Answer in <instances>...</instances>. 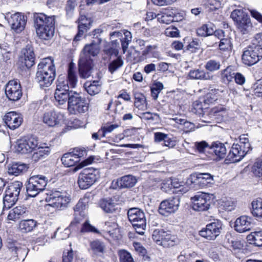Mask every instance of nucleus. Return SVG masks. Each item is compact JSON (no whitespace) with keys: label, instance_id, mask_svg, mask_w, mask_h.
Returning <instances> with one entry per match:
<instances>
[{"label":"nucleus","instance_id":"1","mask_svg":"<svg viewBox=\"0 0 262 262\" xmlns=\"http://www.w3.org/2000/svg\"><path fill=\"white\" fill-rule=\"evenodd\" d=\"M101 41L100 38H98L97 41H93L91 44L85 45L81 52L78 67L79 75L82 78H87L90 76L92 68V57L98 54L99 44Z\"/></svg>","mask_w":262,"mask_h":262},{"label":"nucleus","instance_id":"2","mask_svg":"<svg viewBox=\"0 0 262 262\" xmlns=\"http://www.w3.org/2000/svg\"><path fill=\"white\" fill-rule=\"evenodd\" d=\"M56 77V69L51 58L43 59L38 64L35 80L41 88L49 87Z\"/></svg>","mask_w":262,"mask_h":262},{"label":"nucleus","instance_id":"3","mask_svg":"<svg viewBox=\"0 0 262 262\" xmlns=\"http://www.w3.org/2000/svg\"><path fill=\"white\" fill-rule=\"evenodd\" d=\"M23 183L19 181H15L9 184L7 187L5 194L3 198V207L2 214L5 210H8L12 207L17 201Z\"/></svg>","mask_w":262,"mask_h":262},{"label":"nucleus","instance_id":"4","mask_svg":"<svg viewBox=\"0 0 262 262\" xmlns=\"http://www.w3.org/2000/svg\"><path fill=\"white\" fill-rule=\"evenodd\" d=\"M68 101V110L70 113L78 115L86 113L89 110V103L85 98L75 91L72 92Z\"/></svg>","mask_w":262,"mask_h":262},{"label":"nucleus","instance_id":"5","mask_svg":"<svg viewBox=\"0 0 262 262\" xmlns=\"http://www.w3.org/2000/svg\"><path fill=\"white\" fill-rule=\"evenodd\" d=\"M127 216L136 232L143 235L146 227V219L143 211L138 208H132L128 210Z\"/></svg>","mask_w":262,"mask_h":262},{"label":"nucleus","instance_id":"6","mask_svg":"<svg viewBox=\"0 0 262 262\" xmlns=\"http://www.w3.org/2000/svg\"><path fill=\"white\" fill-rule=\"evenodd\" d=\"M48 183L47 178L42 175L31 177L26 185L27 193L29 196L35 197L43 191Z\"/></svg>","mask_w":262,"mask_h":262},{"label":"nucleus","instance_id":"7","mask_svg":"<svg viewBox=\"0 0 262 262\" xmlns=\"http://www.w3.org/2000/svg\"><path fill=\"white\" fill-rule=\"evenodd\" d=\"M99 178V171L97 169L93 168L83 169L79 174V187L81 189H86L92 186Z\"/></svg>","mask_w":262,"mask_h":262},{"label":"nucleus","instance_id":"8","mask_svg":"<svg viewBox=\"0 0 262 262\" xmlns=\"http://www.w3.org/2000/svg\"><path fill=\"white\" fill-rule=\"evenodd\" d=\"M262 58V47L250 45L244 51L242 55L243 62L251 66L260 60Z\"/></svg>","mask_w":262,"mask_h":262},{"label":"nucleus","instance_id":"9","mask_svg":"<svg viewBox=\"0 0 262 262\" xmlns=\"http://www.w3.org/2000/svg\"><path fill=\"white\" fill-rule=\"evenodd\" d=\"M70 200V195L67 193L57 191L48 195L46 198V201L50 203L49 205L59 210L67 207Z\"/></svg>","mask_w":262,"mask_h":262},{"label":"nucleus","instance_id":"10","mask_svg":"<svg viewBox=\"0 0 262 262\" xmlns=\"http://www.w3.org/2000/svg\"><path fill=\"white\" fill-rule=\"evenodd\" d=\"M72 91H69V85L62 78L58 79L54 94L55 100L59 104L65 103L70 98Z\"/></svg>","mask_w":262,"mask_h":262},{"label":"nucleus","instance_id":"11","mask_svg":"<svg viewBox=\"0 0 262 262\" xmlns=\"http://www.w3.org/2000/svg\"><path fill=\"white\" fill-rule=\"evenodd\" d=\"M38 140L34 137H27L18 140L15 146L17 152L26 154L31 152L37 147Z\"/></svg>","mask_w":262,"mask_h":262},{"label":"nucleus","instance_id":"12","mask_svg":"<svg viewBox=\"0 0 262 262\" xmlns=\"http://www.w3.org/2000/svg\"><path fill=\"white\" fill-rule=\"evenodd\" d=\"M180 199L178 196L162 201L159 207V212L164 216H168L175 212L179 208Z\"/></svg>","mask_w":262,"mask_h":262},{"label":"nucleus","instance_id":"13","mask_svg":"<svg viewBox=\"0 0 262 262\" xmlns=\"http://www.w3.org/2000/svg\"><path fill=\"white\" fill-rule=\"evenodd\" d=\"M222 223L216 221L206 225V228L200 231V235L208 239L214 240L221 233Z\"/></svg>","mask_w":262,"mask_h":262},{"label":"nucleus","instance_id":"14","mask_svg":"<svg viewBox=\"0 0 262 262\" xmlns=\"http://www.w3.org/2000/svg\"><path fill=\"white\" fill-rule=\"evenodd\" d=\"M192 208L198 211H203L209 209L210 205L211 196L205 193H199L192 197Z\"/></svg>","mask_w":262,"mask_h":262},{"label":"nucleus","instance_id":"15","mask_svg":"<svg viewBox=\"0 0 262 262\" xmlns=\"http://www.w3.org/2000/svg\"><path fill=\"white\" fill-rule=\"evenodd\" d=\"M86 155V150L79 148H75L72 152L64 154L61 160L62 164L66 167L74 166L80 161V158Z\"/></svg>","mask_w":262,"mask_h":262},{"label":"nucleus","instance_id":"16","mask_svg":"<svg viewBox=\"0 0 262 262\" xmlns=\"http://www.w3.org/2000/svg\"><path fill=\"white\" fill-rule=\"evenodd\" d=\"M5 18L7 20L11 28L16 33H19L24 29L26 20L24 15L21 13L17 12L11 15L7 14Z\"/></svg>","mask_w":262,"mask_h":262},{"label":"nucleus","instance_id":"17","mask_svg":"<svg viewBox=\"0 0 262 262\" xmlns=\"http://www.w3.org/2000/svg\"><path fill=\"white\" fill-rule=\"evenodd\" d=\"M5 93L10 100L13 101L18 100L22 96L20 83L16 80L9 81L6 86Z\"/></svg>","mask_w":262,"mask_h":262},{"label":"nucleus","instance_id":"18","mask_svg":"<svg viewBox=\"0 0 262 262\" xmlns=\"http://www.w3.org/2000/svg\"><path fill=\"white\" fill-rule=\"evenodd\" d=\"M252 217L247 215H242L236 220L234 229L239 233L250 231L254 225Z\"/></svg>","mask_w":262,"mask_h":262},{"label":"nucleus","instance_id":"19","mask_svg":"<svg viewBox=\"0 0 262 262\" xmlns=\"http://www.w3.org/2000/svg\"><path fill=\"white\" fill-rule=\"evenodd\" d=\"M62 119V115L54 111L45 112L42 116L43 123L49 127H54L60 123Z\"/></svg>","mask_w":262,"mask_h":262},{"label":"nucleus","instance_id":"20","mask_svg":"<svg viewBox=\"0 0 262 262\" xmlns=\"http://www.w3.org/2000/svg\"><path fill=\"white\" fill-rule=\"evenodd\" d=\"M35 28L55 25V16H48L44 13H35L34 15Z\"/></svg>","mask_w":262,"mask_h":262},{"label":"nucleus","instance_id":"21","mask_svg":"<svg viewBox=\"0 0 262 262\" xmlns=\"http://www.w3.org/2000/svg\"><path fill=\"white\" fill-rule=\"evenodd\" d=\"M23 55L19 57V62L21 63L22 67H26L29 69L35 63V56L33 49L26 48L22 51Z\"/></svg>","mask_w":262,"mask_h":262},{"label":"nucleus","instance_id":"22","mask_svg":"<svg viewBox=\"0 0 262 262\" xmlns=\"http://www.w3.org/2000/svg\"><path fill=\"white\" fill-rule=\"evenodd\" d=\"M3 120L10 129H15L21 124L23 118L19 114L14 112H10L4 116Z\"/></svg>","mask_w":262,"mask_h":262},{"label":"nucleus","instance_id":"23","mask_svg":"<svg viewBox=\"0 0 262 262\" xmlns=\"http://www.w3.org/2000/svg\"><path fill=\"white\" fill-rule=\"evenodd\" d=\"M245 156V152L244 150H242L241 146L233 144L228 155L227 160L231 163H235L241 160Z\"/></svg>","mask_w":262,"mask_h":262},{"label":"nucleus","instance_id":"24","mask_svg":"<svg viewBox=\"0 0 262 262\" xmlns=\"http://www.w3.org/2000/svg\"><path fill=\"white\" fill-rule=\"evenodd\" d=\"M101 208L106 213H113L118 209V205L112 198H107L101 199L99 202Z\"/></svg>","mask_w":262,"mask_h":262},{"label":"nucleus","instance_id":"25","mask_svg":"<svg viewBox=\"0 0 262 262\" xmlns=\"http://www.w3.org/2000/svg\"><path fill=\"white\" fill-rule=\"evenodd\" d=\"M36 34L38 37L42 40L51 39L54 34V26L40 27L35 28Z\"/></svg>","mask_w":262,"mask_h":262},{"label":"nucleus","instance_id":"26","mask_svg":"<svg viewBox=\"0 0 262 262\" xmlns=\"http://www.w3.org/2000/svg\"><path fill=\"white\" fill-rule=\"evenodd\" d=\"M27 208L23 206H16L11 209L7 216L9 221H16L21 217H25L27 214Z\"/></svg>","mask_w":262,"mask_h":262},{"label":"nucleus","instance_id":"27","mask_svg":"<svg viewBox=\"0 0 262 262\" xmlns=\"http://www.w3.org/2000/svg\"><path fill=\"white\" fill-rule=\"evenodd\" d=\"M188 76L191 79L208 80H212L213 76L204 70L194 69L189 71Z\"/></svg>","mask_w":262,"mask_h":262},{"label":"nucleus","instance_id":"28","mask_svg":"<svg viewBox=\"0 0 262 262\" xmlns=\"http://www.w3.org/2000/svg\"><path fill=\"white\" fill-rule=\"evenodd\" d=\"M236 25L237 29L243 34L248 33L253 27L251 19L248 15L245 16Z\"/></svg>","mask_w":262,"mask_h":262},{"label":"nucleus","instance_id":"29","mask_svg":"<svg viewBox=\"0 0 262 262\" xmlns=\"http://www.w3.org/2000/svg\"><path fill=\"white\" fill-rule=\"evenodd\" d=\"M33 154L32 156V160L35 162L45 159L50 154V149L49 147H39L35 148Z\"/></svg>","mask_w":262,"mask_h":262},{"label":"nucleus","instance_id":"30","mask_svg":"<svg viewBox=\"0 0 262 262\" xmlns=\"http://www.w3.org/2000/svg\"><path fill=\"white\" fill-rule=\"evenodd\" d=\"M210 149L211 152H213L219 159L224 158L227 153V149L224 144L219 142L213 143Z\"/></svg>","mask_w":262,"mask_h":262},{"label":"nucleus","instance_id":"31","mask_svg":"<svg viewBox=\"0 0 262 262\" xmlns=\"http://www.w3.org/2000/svg\"><path fill=\"white\" fill-rule=\"evenodd\" d=\"M84 87L90 95L98 94L101 90V84L99 81H87L84 84Z\"/></svg>","mask_w":262,"mask_h":262},{"label":"nucleus","instance_id":"32","mask_svg":"<svg viewBox=\"0 0 262 262\" xmlns=\"http://www.w3.org/2000/svg\"><path fill=\"white\" fill-rule=\"evenodd\" d=\"M105 226L106 228L105 230L111 237L113 239L118 238L119 229L115 218L111 222L110 221L105 222Z\"/></svg>","mask_w":262,"mask_h":262},{"label":"nucleus","instance_id":"33","mask_svg":"<svg viewBox=\"0 0 262 262\" xmlns=\"http://www.w3.org/2000/svg\"><path fill=\"white\" fill-rule=\"evenodd\" d=\"M28 168L25 164L15 163L8 167V172L9 174L16 176L27 171Z\"/></svg>","mask_w":262,"mask_h":262},{"label":"nucleus","instance_id":"34","mask_svg":"<svg viewBox=\"0 0 262 262\" xmlns=\"http://www.w3.org/2000/svg\"><path fill=\"white\" fill-rule=\"evenodd\" d=\"M136 179L131 175H127L118 180L117 183L119 187L121 188H128L133 187L136 183Z\"/></svg>","mask_w":262,"mask_h":262},{"label":"nucleus","instance_id":"35","mask_svg":"<svg viewBox=\"0 0 262 262\" xmlns=\"http://www.w3.org/2000/svg\"><path fill=\"white\" fill-rule=\"evenodd\" d=\"M213 176L209 173H199L196 176V183L201 187L207 186L209 184L212 183Z\"/></svg>","mask_w":262,"mask_h":262},{"label":"nucleus","instance_id":"36","mask_svg":"<svg viewBox=\"0 0 262 262\" xmlns=\"http://www.w3.org/2000/svg\"><path fill=\"white\" fill-rule=\"evenodd\" d=\"M219 205L222 209L231 211L234 209L236 206V201L230 198H224L220 201Z\"/></svg>","mask_w":262,"mask_h":262},{"label":"nucleus","instance_id":"37","mask_svg":"<svg viewBox=\"0 0 262 262\" xmlns=\"http://www.w3.org/2000/svg\"><path fill=\"white\" fill-rule=\"evenodd\" d=\"M135 96V106L140 110H145L147 108V104L145 96L141 93H136Z\"/></svg>","mask_w":262,"mask_h":262},{"label":"nucleus","instance_id":"38","mask_svg":"<svg viewBox=\"0 0 262 262\" xmlns=\"http://www.w3.org/2000/svg\"><path fill=\"white\" fill-rule=\"evenodd\" d=\"M251 213L254 216L262 218V199L254 200L251 203Z\"/></svg>","mask_w":262,"mask_h":262},{"label":"nucleus","instance_id":"39","mask_svg":"<svg viewBox=\"0 0 262 262\" xmlns=\"http://www.w3.org/2000/svg\"><path fill=\"white\" fill-rule=\"evenodd\" d=\"M36 222L33 220L21 221L19 223V228L24 232L32 231L36 227Z\"/></svg>","mask_w":262,"mask_h":262},{"label":"nucleus","instance_id":"40","mask_svg":"<svg viewBox=\"0 0 262 262\" xmlns=\"http://www.w3.org/2000/svg\"><path fill=\"white\" fill-rule=\"evenodd\" d=\"M88 199L83 198L80 199L75 207L74 210L75 212L78 213L80 215H84V210L88 208Z\"/></svg>","mask_w":262,"mask_h":262},{"label":"nucleus","instance_id":"41","mask_svg":"<svg viewBox=\"0 0 262 262\" xmlns=\"http://www.w3.org/2000/svg\"><path fill=\"white\" fill-rule=\"evenodd\" d=\"M90 247L91 250L95 254L103 253L105 249V246L104 243L99 240H95L90 243Z\"/></svg>","mask_w":262,"mask_h":262},{"label":"nucleus","instance_id":"42","mask_svg":"<svg viewBox=\"0 0 262 262\" xmlns=\"http://www.w3.org/2000/svg\"><path fill=\"white\" fill-rule=\"evenodd\" d=\"M176 122L183 126L182 129L185 133H188L194 130L195 125L183 119L176 118Z\"/></svg>","mask_w":262,"mask_h":262},{"label":"nucleus","instance_id":"43","mask_svg":"<svg viewBox=\"0 0 262 262\" xmlns=\"http://www.w3.org/2000/svg\"><path fill=\"white\" fill-rule=\"evenodd\" d=\"M219 90H212L209 93H207L203 98V103L204 105L205 104H210L215 101H216L218 99V93Z\"/></svg>","mask_w":262,"mask_h":262},{"label":"nucleus","instance_id":"44","mask_svg":"<svg viewBox=\"0 0 262 262\" xmlns=\"http://www.w3.org/2000/svg\"><path fill=\"white\" fill-rule=\"evenodd\" d=\"M157 17L160 22L166 24H169L172 21H176L173 13L171 12L164 13L163 14H158Z\"/></svg>","mask_w":262,"mask_h":262},{"label":"nucleus","instance_id":"45","mask_svg":"<svg viewBox=\"0 0 262 262\" xmlns=\"http://www.w3.org/2000/svg\"><path fill=\"white\" fill-rule=\"evenodd\" d=\"M177 238L168 232L165 231L162 245L168 246H173L177 242Z\"/></svg>","mask_w":262,"mask_h":262},{"label":"nucleus","instance_id":"46","mask_svg":"<svg viewBox=\"0 0 262 262\" xmlns=\"http://www.w3.org/2000/svg\"><path fill=\"white\" fill-rule=\"evenodd\" d=\"M123 60L120 56L116 59L114 60L108 65V70L111 73H113L117 69L121 67L123 64Z\"/></svg>","mask_w":262,"mask_h":262},{"label":"nucleus","instance_id":"47","mask_svg":"<svg viewBox=\"0 0 262 262\" xmlns=\"http://www.w3.org/2000/svg\"><path fill=\"white\" fill-rule=\"evenodd\" d=\"M71 88H75L77 83V77L73 69L70 67L68 71V81H65Z\"/></svg>","mask_w":262,"mask_h":262},{"label":"nucleus","instance_id":"48","mask_svg":"<svg viewBox=\"0 0 262 262\" xmlns=\"http://www.w3.org/2000/svg\"><path fill=\"white\" fill-rule=\"evenodd\" d=\"M221 63L219 61L211 59L208 60L205 65V68L209 72H214L219 70L221 68Z\"/></svg>","mask_w":262,"mask_h":262},{"label":"nucleus","instance_id":"49","mask_svg":"<svg viewBox=\"0 0 262 262\" xmlns=\"http://www.w3.org/2000/svg\"><path fill=\"white\" fill-rule=\"evenodd\" d=\"M234 74L230 68L227 67L222 71L221 77L224 82H229L233 79Z\"/></svg>","mask_w":262,"mask_h":262},{"label":"nucleus","instance_id":"50","mask_svg":"<svg viewBox=\"0 0 262 262\" xmlns=\"http://www.w3.org/2000/svg\"><path fill=\"white\" fill-rule=\"evenodd\" d=\"M219 47L220 49L222 51L231 50L232 44L230 38L227 36L226 37L221 39L220 40Z\"/></svg>","mask_w":262,"mask_h":262},{"label":"nucleus","instance_id":"51","mask_svg":"<svg viewBox=\"0 0 262 262\" xmlns=\"http://www.w3.org/2000/svg\"><path fill=\"white\" fill-rule=\"evenodd\" d=\"M249 240L257 246H262V232H256L248 236Z\"/></svg>","mask_w":262,"mask_h":262},{"label":"nucleus","instance_id":"52","mask_svg":"<svg viewBox=\"0 0 262 262\" xmlns=\"http://www.w3.org/2000/svg\"><path fill=\"white\" fill-rule=\"evenodd\" d=\"M120 262H135L130 253L124 250L119 252Z\"/></svg>","mask_w":262,"mask_h":262},{"label":"nucleus","instance_id":"53","mask_svg":"<svg viewBox=\"0 0 262 262\" xmlns=\"http://www.w3.org/2000/svg\"><path fill=\"white\" fill-rule=\"evenodd\" d=\"M118 126L119 125L116 124L104 125L99 130V134L101 135V137H104L106 134L112 132L115 129L118 128Z\"/></svg>","mask_w":262,"mask_h":262},{"label":"nucleus","instance_id":"54","mask_svg":"<svg viewBox=\"0 0 262 262\" xmlns=\"http://www.w3.org/2000/svg\"><path fill=\"white\" fill-rule=\"evenodd\" d=\"M251 171L256 177H262V160L254 163L252 167Z\"/></svg>","mask_w":262,"mask_h":262},{"label":"nucleus","instance_id":"55","mask_svg":"<svg viewBox=\"0 0 262 262\" xmlns=\"http://www.w3.org/2000/svg\"><path fill=\"white\" fill-rule=\"evenodd\" d=\"M247 15L245 14L242 10H235L231 14V17L232 19L237 24L245 16Z\"/></svg>","mask_w":262,"mask_h":262},{"label":"nucleus","instance_id":"56","mask_svg":"<svg viewBox=\"0 0 262 262\" xmlns=\"http://www.w3.org/2000/svg\"><path fill=\"white\" fill-rule=\"evenodd\" d=\"M8 246L9 250L14 256L18 257L19 255L25 253V249H22L19 246L14 244H9Z\"/></svg>","mask_w":262,"mask_h":262},{"label":"nucleus","instance_id":"57","mask_svg":"<svg viewBox=\"0 0 262 262\" xmlns=\"http://www.w3.org/2000/svg\"><path fill=\"white\" fill-rule=\"evenodd\" d=\"M171 186L174 188H178L179 190L178 191H181L183 193H185L187 192L189 190V187L187 185L184 186L182 184V183L178 182L177 179H174L171 181L170 182Z\"/></svg>","mask_w":262,"mask_h":262},{"label":"nucleus","instance_id":"58","mask_svg":"<svg viewBox=\"0 0 262 262\" xmlns=\"http://www.w3.org/2000/svg\"><path fill=\"white\" fill-rule=\"evenodd\" d=\"M134 247L136 251L141 256L143 257L144 260H147L149 258V257L146 255L147 253L146 250L143 247L140 243H135L134 244Z\"/></svg>","mask_w":262,"mask_h":262},{"label":"nucleus","instance_id":"59","mask_svg":"<svg viewBox=\"0 0 262 262\" xmlns=\"http://www.w3.org/2000/svg\"><path fill=\"white\" fill-rule=\"evenodd\" d=\"M143 118L145 120H154L156 122H159L160 121V118L159 114L157 113H151L149 112H145L142 114Z\"/></svg>","mask_w":262,"mask_h":262},{"label":"nucleus","instance_id":"60","mask_svg":"<svg viewBox=\"0 0 262 262\" xmlns=\"http://www.w3.org/2000/svg\"><path fill=\"white\" fill-rule=\"evenodd\" d=\"M165 232L163 229L154 230L152 234V238L157 242H161L160 244H162Z\"/></svg>","mask_w":262,"mask_h":262},{"label":"nucleus","instance_id":"61","mask_svg":"<svg viewBox=\"0 0 262 262\" xmlns=\"http://www.w3.org/2000/svg\"><path fill=\"white\" fill-rule=\"evenodd\" d=\"M200 43L199 41L196 39H193L187 46V50L193 53L195 52L198 50L199 49Z\"/></svg>","mask_w":262,"mask_h":262},{"label":"nucleus","instance_id":"62","mask_svg":"<svg viewBox=\"0 0 262 262\" xmlns=\"http://www.w3.org/2000/svg\"><path fill=\"white\" fill-rule=\"evenodd\" d=\"M203 104L200 100L195 101L193 104L192 111L199 115L203 114Z\"/></svg>","mask_w":262,"mask_h":262},{"label":"nucleus","instance_id":"63","mask_svg":"<svg viewBox=\"0 0 262 262\" xmlns=\"http://www.w3.org/2000/svg\"><path fill=\"white\" fill-rule=\"evenodd\" d=\"M76 6V0H68L65 7L67 14H71Z\"/></svg>","mask_w":262,"mask_h":262},{"label":"nucleus","instance_id":"64","mask_svg":"<svg viewBox=\"0 0 262 262\" xmlns=\"http://www.w3.org/2000/svg\"><path fill=\"white\" fill-rule=\"evenodd\" d=\"M254 93L257 97H262V79L258 80L254 85Z\"/></svg>","mask_w":262,"mask_h":262}]
</instances>
